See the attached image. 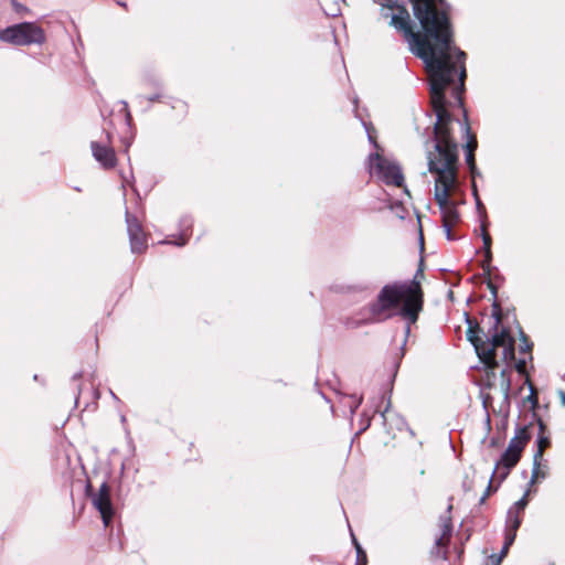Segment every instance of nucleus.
<instances>
[{
  "instance_id": "393cba45",
  "label": "nucleus",
  "mask_w": 565,
  "mask_h": 565,
  "mask_svg": "<svg viewBox=\"0 0 565 565\" xmlns=\"http://www.w3.org/2000/svg\"><path fill=\"white\" fill-rule=\"evenodd\" d=\"M507 556V554H502V550L500 551V553L497 555V554H493L490 556L491 558V563L492 565H500L502 559Z\"/></svg>"
},
{
  "instance_id": "a878e982",
  "label": "nucleus",
  "mask_w": 565,
  "mask_h": 565,
  "mask_svg": "<svg viewBox=\"0 0 565 565\" xmlns=\"http://www.w3.org/2000/svg\"><path fill=\"white\" fill-rule=\"evenodd\" d=\"M455 224H443V227H444V231H445V234H446V238L448 241H452L454 239V236L451 234V227L454 226Z\"/></svg>"
},
{
  "instance_id": "2eb2a0df",
  "label": "nucleus",
  "mask_w": 565,
  "mask_h": 565,
  "mask_svg": "<svg viewBox=\"0 0 565 565\" xmlns=\"http://www.w3.org/2000/svg\"><path fill=\"white\" fill-rule=\"evenodd\" d=\"M522 513L515 512V510H508L505 520V530L518 531L522 523Z\"/></svg>"
},
{
  "instance_id": "20e7f679",
  "label": "nucleus",
  "mask_w": 565,
  "mask_h": 565,
  "mask_svg": "<svg viewBox=\"0 0 565 565\" xmlns=\"http://www.w3.org/2000/svg\"><path fill=\"white\" fill-rule=\"evenodd\" d=\"M489 320L491 326L489 327L488 332L483 333L479 324L470 320L467 316V323L469 326L467 330V338L473 345L477 355L484 365L490 369H494L498 366L495 351L498 348H502V360L507 364L514 362L516 372L524 375L526 373V359L522 358L515 360V341L513 337L507 328H499L501 324L500 305L493 303L492 315Z\"/></svg>"
},
{
  "instance_id": "f3484780",
  "label": "nucleus",
  "mask_w": 565,
  "mask_h": 565,
  "mask_svg": "<svg viewBox=\"0 0 565 565\" xmlns=\"http://www.w3.org/2000/svg\"><path fill=\"white\" fill-rule=\"evenodd\" d=\"M452 531V525L450 522H447L443 526V533L436 540L437 546H446L450 540Z\"/></svg>"
},
{
  "instance_id": "a211bd4d",
  "label": "nucleus",
  "mask_w": 565,
  "mask_h": 565,
  "mask_svg": "<svg viewBox=\"0 0 565 565\" xmlns=\"http://www.w3.org/2000/svg\"><path fill=\"white\" fill-rule=\"evenodd\" d=\"M515 537H516V531L505 530V532H504V543H503V546H502V554H508L509 548L511 547V545L515 541Z\"/></svg>"
},
{
  "instance_id": "473e14b6",
  "label": "nucleus",
  "mask_w": 565,
  "mask_h": 565,
  "mask_svg": "<svg viewBox=\"0 0 565 565\" xmlns=\"http://www.w3.org/2000/svg\"><path fill=\"white\" fill-rule=\"evenodd\" d=\"M483 263L487 264V266L490 265V263H487L486 260ZM482 268H486V265H482Z\"/></svg>"
},
{
  "instance_id": "dca6fc26",
  "label": "nucleus",
  "mask_w": 565,
  "mask_h": 565,
  "mask_svg": "<svg viewBox=\"0 0 565 565\" xmlns=\"http://www.w3.org/2000/svg\"><path fill=\"white\" fill-rule=\"evenodd\" d=\"M181 226V237L179 241H171V244H174L177 246H183L186 244V237L189 236L188 232L192 227V220L188 216L181 218L180 221Z\"/></svg>"
},
{
  "instance_id": "f257e3e1",
  "label": "nucleus",
  "mask_w": 565,
  "mask_h": 565,
  "mask_svg": "<svg viewBox=\"0 0 565 565\" xmlns=\"http://www.w3.org/2000/svg\"><path fill=\"white\" fill-rule=\"evenodd\" d=\"M409 1L422 33L413 30L408 11L396 0H373L381 7V15L390 19V25L404 35L409 50L424 61L429 74L433 108H440L446 104L445 89L448 87H452V96L462 107L467 55L454 45L449 7L445 0Z\"/></svg>"
},
{
  "instance_id": "0eeeda50",
  "label": "nucleus",
  "mask_w": 565,
  "mask_h": 565,
  "mask_svg": "<svg viewBox=\"0 0 565 565\" xmlns=\"http://www.w3.org/2000/svg\"><path fill=\"white\" fill-rule=\"evenodd\" d=\"M520 450L513 449L508 446L505 451L502 454L500 460L495 463L494 470L491 476V480L487 487L484 494L480 498V503H484L487 497L491 491H495L498 487L492 488V480L498 478V482L501 483L510 473L511 469L515 467L521 458Z\"/></svg>"
},
{
  "instance_id": "39448f33",
  "label": "nucleus",
  "mask_w": 565,
  "mask_h": 565,
  "mask_svg": "<svg viewBox=\"0 0 565 565\" xmlns=\"http://www.w3.org/2000/svg\"><path fill=\"white\" fill-rule=\"evenodd\" d=\"M0 40L14 45L42 44L45 41L43 29L34 22H22L0 30Z\"/></svg>"
},
{
  "instance_id": "bb28decb",
  "label": "nucleus",
  "mask_w": 565,
  "mask_h": 565,
  "mask_svg": "<svg viewBox=\"0 0 565 565\" xmlns=\"http://www.w3.org/2000/svg\"><path fill=\"white\" fill-rule=\"evenodd\" d=\"M121 105H122V110L125 111L126 120L129 124L130 120H131V115H130V111L128 109V104L126 102H121Z\"/></svg>"
},
{
  "instance_id": "6e6552de",
  "label": "nucleus",
  "mask_w": 565,
  "mask_h": 565,
  "mask_svg": "<svg viewBox=\"0 0 565 565\" xmlns=\"http://www.w3.org/2000/svg\"><path fill=\"white\" fill-rule=\"evenodd\" d=\"M92 484L86 486V493L92 498L93 505L99 511L103 523L108 526L113 520L114 509L110 501V488L106 481H104L97 493H90Z\"/></svg>"
},
{
  "instance_id": "ddd939ff",
  "label": "nucleus",
  "mask_w": 565,
  "mask_h": 565,
  "mask_svg": "<svg viewBox=\"0 0 565 565\" xmlns=\"http://www.w3.org/2000/svg\"><path fill=\"white\" fill-rule=\"evenodd\" d=\"M530 438L531 435L526 426L518 427L515 429L514 436L509 441V447L520 450V452L522 454Z\"/></svg>"
},
{
  "instance_id": "f03ea898",
  "label": "nucleus",
  "mask_w": 565,
  "mask_h": 565,
  "mask_svg": "<svg viewBox=\"0 0 565 565\" xmlns=\"http://www.w3.org/2000/svg\"><path fill=\"white\" fill-rule=\"evenodd\" d=\"M437 121L434 127L435 151L428 152V171L436 173L434 199L441 212L443 224H456L459 218L457 203L450 200L451 190L457 184L458 146L451 137L452 117L446 104L433 108Z\"/></svg>"
},
{
  "instance_id": "4468645a",
  "label": "nucleus",
  "mask_w": 565,
  "mask_h": 565,
  "mask_svg": "<svg viewBox=\"0 0 565 565\" xmlns=\"http://www.w3.org/2000/svg\"><path fill=\"white\" fill-rule=\"evenodd\" d=\"M488 221L482 220L480 224V232L481 237L483 241V248H484V258L487 263H491L492 260V254H491V236L488 233Z\"/></svg>"
},
{
  "instance_id": "423d86ee",
  "label": "nucleus",
  "mask_w": 565,
  "mask_h": 565,
  "mask_svg": "<svg viewBox=\"0 0 565 565\" xmlns=\"http://www.w3.org/2000/svg\"><path fill=\"white\" fill-rule=\"evenodd\" d=\"M369 169L371 174H375L387 185L402 186L404 183L401 167L379 153H371L369 156Z\"/></svg>"
},
{
  "instance_id": "9d476101",
  "label": "nucleus",
  "mask_w": 565,
  "mask_h": 565,
  "mask_svg": "<svg viewBox=\"0 0 565 565\" xmlns=\"http://www.w3.org/2000/svg\"><path fill=\"white\" fill-rule=\"evenodd\" d=\"M127 232L132 253H142L147 248V237L138 218L126 210Z\"/></svg>"
},
{
  "instance_id": "7c9ffc66",
  "label": "nucleus",
  "mask_w": 565,
  "mask_h": 565,
  "mask_svg": "<svg viewBox=\"0 0 565 565\" xmlns=\"http://www.w3.org/2000/svg\"><path fill=\"white\" fill-rule=\"evenodd\" d=\"M367 137H369V140L375 145V141H374V139H373V137L371 136L370 132H367Z\"/></svg>"
},
{
  "instance_id": "7ed1b4c3",
  "label": "nucleus",
  "mask_w": 565,
  "mask_h": 565,
  "mask_svg": "<svg viewBox=\"0 0 565 565\" xmlns=\"http://www.w3.org/2000/svg\"><path fill=\"white\" fill-rule=\"evenodd\" d=\"M419 278H424L420 268L417 269L412 280L394 281L385 285L379 292L376 300L361 311L363 317L349 324L359 327L380 322L391 316L386 315L388 310L399 308L398 316L407 323L405 327L406 340L411 332V324L418 320L419 312L423 310L424 292Z\"/></svg>"
},
{
  "instance_id": "412c9836",
  "label": "nucleus",
  "mask_w": 565,
  "mask_h": 565,
  "mask_svg": "<svg viewBox=\"0 0 565 565\" xmlns=\"http://www.w3.org/2000/svg\"><path fill=\"white\" fill-rule=\"evenodd\" d=\"M521 335H522V343L520 344V352L527 353L529 359L531 360L532 359L531 350H532L533 343L529 342L527 338L525 337V334L523 332H521Z\"/></svg>"
},
{
  "instance_id": "2f4dec72",
  "label": "nucleus",
  "mask_w": 565,
  "mask_h": 565,
  "mask_svg": "<svg viewBox=\"0 0 565 565\" xmlns=\"http://www.w3.org/2000/svg\"><path fill=\"white\" fill-rule=\"evenodd\" d=\"M388 412V408L386 407L385 411L381 414L383 419L385 420V414Z\"/></svg>"
},
{
  "instance_id": "1a4fd4ad",
  "label": "nucleus",
  "mask_w": 565,
  "mask_h": 565,
  "mask_svg": "<svg viewBox=\"0 0 565 565\" xmlns=\"http://www.w3.org/2000/svg\"><path fill=\"white\" fill-rule=\"evenodd\" d=\"M90 148L95 160L105 169H111L116 166V153L111 147V136L108 131H103L100 140L92 141Z\"/></svg>"
},
{
  "instance_id": "4be33fe9",
  "label": "nucleus",
  "mask_w": 565,
  "mask_h": 565,
  "mask_svg": "<svg viewBox=\"0 0 565 565\" xmlns=\"http://www.w3.org/2000/svg\"><path fill=\"white\" fill-rule=\"evenodd\" d=\"M500 376H501V385L503 387V391H504L505 395H508L510 392V388H511V380L508 374V371L505 369H503L500 373Z\"/></svg>"
},
{
  "instance_id": "b1692460",
  "label": "nucleus",
  "mask_w": 565,
  "mask_h": 565,
  "mask_svg": "<svg viewBox=\"0 0 565 565\" xmlns=\"http://www.w3.org/2000/svg\"><path fill=\"white\" fill-rule=\"evenodd\" d=\"M353 542L355 544V548H356V556H358V562L361 563H365L366 562V554L365 552L362 550V547L360 546V544L356 542L355 537L353 536Z\"/></svg>"
},
{
  "instance_id": "c85d7f7f",
  "label": "nucleus",
  "mask_w": 565,
  "mask_h": 565,
  "mask_svg": "<svg viewBox=\"0 0 565 565\" xmlns=\"http://www.w3.org/2000/svg\"><path fill=\"white\" fill-rule=\"evenodd\" d=\"M361 403H362V397H360V398H358V399L355 401L354 406H351V412H352V413H354V412H355V409L360 406V404H361Z\"/></svg>"
},
{
  "instance_id": "f8f14e48",
  "label": "nucleus",
  "mask_w": 565,
  "mask_h": 565,
  "mask_svg": "<svg viewBox=\"0 0 565 565\" xmlns=\"http://www.w3.org/2000/svg\"><path fill=\"white\" fill-rule=\"evenodd\" d=\"M537 423H539L540 434L536 439L537 450L534 454V468L532 471V482H534V480L537 478L540 460L543 457V452H544L545 448L550 446L548 437L543 435V433L545 430V425H544L543 420L541 418H539Z\"/></svg>"
},
{
  "instance_id": "6ab92c4d",
  "label": "nucleus",
  "mask_w": 565,
  "mask_h": 565,
  "mask_svg": "<svg viewBox=\"0 0 565 565\" xmlns=\"http://www.w3.org/2000/svg\"><path fill=\"white\" fill-rule=\"evenodd\" d=\"M473 195H475V199H476V207H477V211L479 213V217H480V222L482 220L484 221H488L487 220V213H486V207L484 205L482 204L479 195H478V192H477V188L476 185L473 184Z\"/></svg>"
},
{
  "instance_id": "c756f323",
  "label": "nucleus",
  "mask_w": 565,
  "mask_h": 565,
  "mask_svg": "<svg viewBox=\"0 0 565 565\" xmlns=\"http://www.w3.org/2000/svg\"><path fill=\"white\" fill-rule=\"evenodd\" d=\"M159 98H160V95H159V94H154V95H152V96L147 97V99H148L149 102H156V100H158Z\"/></svg>"
},
{
  "instance_id": "5701e85b",
  "label": "nucleus",
  "mask_w": 565,
  "mask_h": 565,
  "mask_svg": "<svg viewBox=\"0 0 565 565\" xmlns=\"http://www.w3.org/2000/svg\"><path fill=\"white\" fill-rule=\"evenodd\" d=\"M527 505V498H526V493L519 500L516 501L510 509L511 510H515V512H519V513H522L524 512V509L525 507Z\"/></svg>"
},
{
  "instance_id": "9b49d317",
  "label": "nucleus",
  "mask_w": 565,
  "mask_h": 565,
  "mask_svg": "<svg viewBox=\"0 0 565 565\" xmlns=\"http://www.w3.org/2000/svg\"><path fill=\"white\" fill-rule=\"evenodd\" d=\"M463 115H465V131H466V135L468 138L467 143H466V162L470 169L472 178H475L477 174L478 175L480 174L479 171L477 170L476 161H475V151L477 149L478 142H477L476 136L470 132L467 113L465 111Z\"/></svg>"
},
{
  "instance_id": "cd10ccee",
  "label": "nucleus",
  "mask_w": 565,
  "mask_h": 565,
  "mask_svg": "<svg viewBox=\"0 0 565 565\" xmlns=\"http://www.w3.org/2000/svg\"><path fill=\"white\" fill-rule=\"evenodd\" d=\"M12 4L17 12L26 11V8L17 1H12Z\"/></svg>"
},
{
  "instance_id": "aec40b11",
  "label": "nucleus",
  "mask_w": 565,
  "mask_h": 565,
  "mask_svg": "<svg viewBox=\"0 0 565 565\" xmlns=\"http://www.w3.org/2000/svg\"><path fill=\"white\" fill-rule=\"evenodd\" d=\"M525 383L529 385L530 388V395L527 396V399L530 401L532 408L534 409L539 405L537 392L533 384L531 383V381L529 380V377H526Z\"/></svg>"
}]
</instances>
